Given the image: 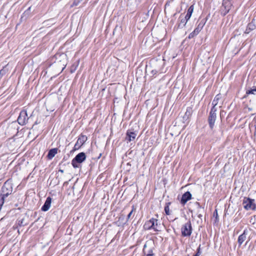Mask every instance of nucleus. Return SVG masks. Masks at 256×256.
<instances>
[{
	"label": "nucleus",
	"instance_id": "nucleus-25",
	"mask_svg": "<svg viewBox=\"0 0 256 256\" xmlns=\"http://www.w3.org/2000/svg\"><path fill=\"white\" fill-rule=\"evenodd\" d=\"M196 35H197V34L196 32H194V31H193L188 36V38H193L194 36H195Z\"/></svg>",
	"mask_w": 256,
	"mask_h": 256
},
{
	"label": "nucleus",
	"instance_id": "nucleus-30",
	"mask_svg": "<svg viewBox=\"0 0 256 256\" xmlns=\"http://www.w3.org/2000/svg\"><path fill=\"white\" fill-rule=\"evenodd\" d=\"M19 222H20V221H19ZM19 225L22 226V220H21L20 223H18Z\"/></svg>",
	"mask_w": 256,
	"mask_h": 256
},
{
	"label": "nucleus",
	"instance_id": "nucleus-13",
	"mask_svg": "<svg viewBox=\"0 0 256 256\" xmlns=\"http://www.w3.org/2000/svg\"><path fill=\"white\" fill-rule=\"evenodd\" d=\"M87 136H86L81 134L79 136L76 142L82 146L87 140Z\"/></svg>",
	"mask_w": 256,
	"mask_h": 256
},
{
	"label": "nucleus",
	"instance_id": "nucleus-14",
	"mask_svg": "<svg viewBox=\"0 0 256 256\" xmlns=\"http://www.w3.org/2000/svg\"><path fill=\"white\" fill-rule=\"evenodd\" d=\"M58 152V148H54L50 150L48 154V159L52 158Z\"/></svg>",
	"mask_w": 256,
	"mask_h": 256
},
{
	"label": "nucleus",
	"instance_id": "nucleus-10",
	"mask_svg": "<svg viewBox=\"0 0 256 256\" xmlns=\"http://www.w3.org/2000/svg\"><path fill=\"white\" fill-rule=\"evenodd\" d=\"M51 203H52V198L50 196H48L46 198L44 204L42 207V208H41L43 212L48 211L50 207Z\"/></svg>",
	"mask_w": 256,
	"mask_h": 256
},
{
	"label": "nucleus",
	"instance_id": "nucleus-3",
	"mask_svg": "<svg viewBox=\"0 0 256 256\" xmlns=\"http://www.w3.org/2000/svg\"><path fill=\"white\" fill-rule=\"evenodd\" d=\"M86 159L84 152H82L78 154L72 161V164L74 168H78V164H81Z\"/></svg>",
	"mask_w": 256,
	"mask_h": 256
},
{
	"label": "nucleus",
	"instance_id": "nucleus-6",
	"mask_svg": "<svg viewBox=\"0 0 256 256\" xmlns=\"http://www.w3.org/2000/svg\"><path fill=\"white\" fill-rule=\"evenodd\" d=\"M232 6L230 0H223L220 10L222 14L226 15L230 11Z\"/></svg>",
	"mask_w": 256,
	"mask_h": 256
},
{
	"label": "nucleus",
	"instance_id": "nucleus-2",
	"mask_svg": "<svg viewBox=\"0 0 256 256\" xmlns=\"http://www.w3.org/2000/svg\"><path fill=\"white\" fill-rule=\"evenodd\" d=\"M242 206L246 210H255L256 209V204L254 202V200L249 198H244L242 200Z\"/></svg>",
	"mask_w": 256,
	"mask_h": 256
},
{
	"label": "nucleus",
	"instance_id": "nucleus-8",
	"mask_svg": "<svg viewBox=\"0 0 256 256\" xmlns=\"http://www.w3.org/2000/svg\"><path fill=\"white\" fill-rule=\"evenodd\" d=\"M136 136L137 133L136 132L128 130L126 132V140L128 142L133 141L135 140Z\"/></svg>",
	"mask_w": 256,
	"mask_h": 256
},
{
	"label": "nucleus",
	"instance_id": "nucleus-4",
	"mask_svg": "<svg viewBox=\"0 0 256 256\" xmlns=\"http://www.w3.org/2000/svg\"><path fill=\"white\" fill-rule=\"evenodd\" d=\"M182 235L183 236H190L192 233V226L190 221L184 224L181 228Z\"/></svg>",
	"mask_w": 256,
	"mask_h": 256
},
{
	"label": "nucleus",
	"instance_id": "nucleus-26",
	"mask_svg": "<svg viewBox=\"0 0 256 256\" xmlns=\"http://www.w3.org/2000/svg\"><path fill=\"white\" fill-rule=\"evenodd\" d=\"M200 246L198 248L196 253L195 254H194L193 256H199L201 252L200 250Z\"/></svg>",
	"mask_w": 256,
	"mask_h": 256
},
{
	"label": "nucleus",
	"instance_id": "nucleus-18",
	"mask_svg": "<svg viewBox=\"0 0 256 256\" xmlns=\"http://www.w3.org/2000/svg\"><path fill=\"white\" fill-rule=\"evenodd\" d=\"M220 98V96L219 94H218L215 96L214 100L212 102V104L213 106L212 108H216V106L218 104V101Z\"/></svg>",
	"mask_w": 256,
	"mask_h": 256
},
{
	"label": "nucleus",
	"instance_id": "nucleus-7",
	"mask_svg": "<svg viewBox=\"0 0 256 256\" xmlns=\"http://www.w3.org/2000/svg\"><path fill=\"white\" fill-rule=\"evenodd\" d=\"M28 120L26 111V110H22L18 118V124L22 126L24 125L27 123Z\"/></svg>",
	"mask_w": 256,
	"mask_h": 256
},
{
	"label": "nucleus",
	"instance_id": "nucleus-12",
	"mask_svg": "<svg viewBox=\"0 0 256 256\" xmlns=\"http://www.w3.org/2000/svg\"><path fill=\"white\" fill-rule=\"evenodd\" d=\"M246 230H244L243 233L240 234L238 238V242L240 245H241L246 240Z\"/></svg>",
	"mask_w": 256,
	"mask_h": 256
},
{
	"label": "nucleus",
	"instance_id": "nucleus-15",
	"mask_svg": "<svg viewBox=\"0 0 256 256\" xmlns=\"http://www.w3.org/2000/svg\"><path fill=\"white\" fill-rule=\"evenodd\" d=\"M256 94V86H252L250 90H246V94L244 96V98H246L248 94Z\"/></svg>",
	"mask_w": 256,
	"mask_h": 256
},
{
	"label": "nucleus",
	"instance_id": "nucleus-22",
	"mask_svg": "<svg viewBox=\"0 0 256 256\" xmlns=\"http://www.w3.org/2000/svg\"><path fill=\"white\" fill-rule=\"evenodd\" d=\"M81 145H80L79 144H78V142H76V144H74V148H73V150L74 151V150H78L80 147H81Z\"/></svg>",
	"mask_w": 256,
	"mask_h": 256
},
{
	"label": "nucleus",
	"instance_id": "nucleus-29",
	"mask_svg": "<svg viewBox=\"0 0 256 256\" xmlns=\"http://www.w3.org/2000/svg\"><path fill=\"white\" fill-rule=\"evenodd\" d=\"M214 216H216V218H217L218 216V214L216 210L214 212Z\"/></svg>",
	"mask_w": 256,
	"mask_h": 256
},
{
	"label": "nucleus",
	"instance_id": "nucleus-31",
	"mask_svg": "<svg viewBox=\"0 0 256 256\" xmlns=\"http://www.w3.org/2000/svg\"><path fill=\"white\" fill-rule=\"evenodd\" d=\"M152 73H153L154 74H156V72H156V70H152Z\"/></svg>",
	"mask_w": 256,
	"mask_h": 256
},
{
	"label": "nucleus",
	"instance_id": "nucleus-16",
	"mask_svg": "<svg viewBox=\"0 0 256 256\" xmlns=\"http://www.w3.org/2000/svg\"><path fill=\"white\" fill-rule=\"evenodd\" d=\"M194 5H192L190 6V7L188 8L187 14L184 16L187 20H188L190 18L192 14L194 12Z\"/></svg>",
	"mask_w": 256,
	"mask_h": 256
},
{
	"label": "nucleus",
	"instance_id": "nucleus-11",
	"mask_svg": "<svg viewBox=\"0 0 256 256\" xmlns=\"http://www.w3.org/2000/svg\"><path fill=\"white\" fill-rule=\"evenodd\" d=\"M178 20H180V22L178 24V28H182L184 27L188 20H187L185 17H182V15L180 16Z\"/></svg>",
	"mask_w": 256,
	"mask_h": 256
},
{
	"label": "nucleus",
	"instance_id": "nucleus-27",
	"mask_svg": "<svg viewBox=\"0 0 256 256\" xmlns=\"http://www.w3.org/2000/svg\"><path fill=\"white\" fill-rule=\"evenodd\" d=\"M5 74V72L4 70H0V78Z\"/></svg>",
	"mask_w": 256,
	"mask_h": 256
},
{
	"label": "nucleus",
	"instance_id": "nucleus-19",
	"mask_svg": "<svg viewBox=\"0 0 256 256\" xmlns=\"http://www.w3.org/2000/svg\"><path fill=\"white\" fill-rule=\"evenodd\" d=\"M170 204V202L166 203V206H164V212L166 215L170 214V208H169V206H168Z\"/></svg>",
	"mask_w": 256,
	"mask_h": 256
},
{
	"label": "nucleus",
	"instance_id": "nucleus-24",
	"mask_svg": "<svg viewBox=\"0 0 256 256\" xmlns=\"http://www.w3.org/2000/svg\"><path fill=\"white\" fill-rule=\"evenodd\" d=\"M80 0H74L71 6L73 7L74 6H76L80 4Z\"/></svg>",
	"mask_w": 256,
	"mask_h": 256
},
{
	"label": "nucleus",
	"instance_id": "nucleus-23",
	"mask_svg": "<svg viewBox=\"0 0 256 256\" xmlns=\"http://www.w3.org/2000/svg\"><path fill=\"white\" fill-rule=\"evenodd\" d=\"M81 145H80L79 144H78V142H76V144H74V148H73V150L74 151V150H78L80 147H81Z\"/></svg>",
	"mask_w": 256,
	"mask_h": 256
},
{
	"label": "nucleus",
	"instance_id": "nucleus-20",
	"mask_svg": "<svg viewBox=\"0 0 256 256\" xmlns=\"http://www.w3.org/2000/svg\"><path fill=\"white\" fill-rule=\"evenodd\" d=\"M254 28H255V26H254V24H253L252 23L248 24V26H247V28L246 30V32L247 33L249 32V31H248V30H252Z\"/></svg>",
	"mask_w": 256,
	"mask_h": 256
},
{
	"label": "nucleus",
	"instance_id": "nucleus-5",
	"mask_svg": "<svg viewBox=\"0 0 256 256\" xmlns=\"http://www.w3.org/2000/svg\"><path fill=\"white\" fill-rule=\"evenodd\" d=\"M216 108H212L210 112L209 116L208 118V122L210 127L212 129L214 126L215 121L216 118Z\"/></svg>",
	"mask_w": 256,
	"mask_h": 256
},
{
	"label": "nucleus",
	"instance_id": "nucleus-9",
	"mask_svg": "<svg viewBox=\"0 0 256 256\" xmlns=\"http://www.w3.org/2000/svg\"><path fill=\"white\" fill-rule=\"evenodd\" d=\"M192 194L190 192H186L184 193L182 196L180 203L182 205H184L188 200L192 199Z\"/></svg>",
	"mask_w": 256,
	"mask_h": 256
},
{
	"label": "nucleus",
	"instance_id": "nucleus-1",
	"mask_svg": "<svg viewBox=\"0 0 256 256\" xmlns=\"http://www.w3.org/2000/svg\"><path fill=\"white\" fill-rule=\"evenodd\" d=\"M160 225V224L157 219L152 218L146 222L144 226V228L146 230L152 229L155 232H158L160 230H159Z\"/></svg>",
	"mask_w": 256,
	"mask_h": 256
},
{
	"label": "nucleus",
	"instance_id": "nucleus-21",
	"mask_svg": "<svg viewBox=\"0 0 256 256\" xmlns=\"http://www.w3.org/2000/svg\"><path fill=\"white\" fill-rule=\"evenodd\" d=\"M136 210V208L133 206L132 210L129 212V214L128 215L127 220H129V219H130L131 218V216H132V212H133L134 210Z\"/></svg>",
	"mask_w": 256,
	"mask_h": 256
},
{
	"label": "nucleus",
	"instance_id": "nucleus-28",
	"mask_svg": "<svg viewBox=\"0 0 256 256\" xmlns=\"http://www.w3.org/2000/svg\"><path fill=\"white\" fill-rule=\"evenodd\" d=\"M146 256H154V254L152 252V250H150L148 252V253L147 254Z\"/></svg>",
	"mask_w": 256,
	"mask_h": 256
},
{
	"label": "nucleus",
	"instance_id": "nucleus-17",
	"mask_svg": "<svg viewBox=\"0 0 256 256\" xmlns=\"http://www.w3.org/2000/svg\"><path fill=\"white\" fill-rule=\"evenodd\" d=\"M204 22L201 21L200 22L197 27L194 30V32H196L197 34L200 32V30L202 29L204 26Z\"/></svg>",
	"mask_w": 256,
	"mask_h": 256
},
{
	"label": "nucleus",
	"instance_id": "nucleus-32",
	"mask_svg": "<svg viewBox=\"0 0 256 256\" xmlns=\"http://www.w3.org/2000/svg\"><path fill=\"white\" fill-rule=\"evenodd\" d=\"M60 172H61L62 173L64 172V170H59Z\"/></svg>",
	"mask_w": 256,
	"mask_h": 256
}]
</instances>
